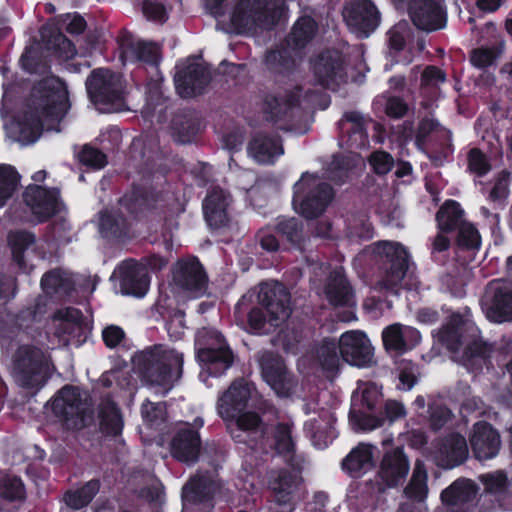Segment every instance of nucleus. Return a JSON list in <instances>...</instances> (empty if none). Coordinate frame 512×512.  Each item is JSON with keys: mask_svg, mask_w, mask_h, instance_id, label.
Instances as JSON below:
<instances>
[{"mask_svg": "<svg viewBox=\"0 0 512 512\" xmlns=\"http://www.w3.org/2000/svg\"><path fill=\"white\" fill-rule=\"evenodd\" d=\"M285 0H239L231 14V24L238 33L259 27L273 30L284 17Z\"/></svg>", "mask_w": 512, "mask_h": 512, "instance_id": "obj_5", "label": "nucleus"}, {"mask_svg": "<svg viewBox=\"0 0 512 512\" xmlns=\"http://www.w3.org/2000/svg\"><path fill=\"white\" fill-rule=\"evenodd\" d=\"M480 480L485 491L494 495L506 493L509 487L508 477L503 471L484 474L480 477Z\"/></svg>", "mask_w": 512, "mask_h": 512, "instance_id": "obj_61", "label": "nucleus"}, {"mask_svg": "<svg viewBox=\"0 0 512 512\" xmlns=\"http://www.w3.org/2000/svg\"><path fill=\"white\" fill-rule=\"evenodd\" d=\"M406 415V410L401 402L396 400H388L385 402L383 409L378 413L353 416V421L361 430H373L382 427L386 421L393 422Z\"/></svg>", "mask_w": 512, "mask_h": 512, "instance_id": "obj_34", "label": "nucleus"}, {"mask_svg": "<svg viewBox=\"0 0 512 512\" xmlns=\"http://www.w3.org/2000/svg\"><path fill=\"white\" fill-rule=\"evenodd\" d=\"M311 68L316 82L324 88L335 90L347 80L343 55L336 49L320 52L312 61Z\"/></svg>", "mask_w": 512, "mask_h": 512, "instance_id": "obj_13", "label": "nucleus"}, {"mask_svg": "<svg viewBox=\"0 0 512 512\" xmlns=\"http://www.w3.org/2000/svg\"><path fill=\"white\" fill-rule=\"evenodd\" d=\"M468 457V445L464 436L451 433L440 440L436 451L438 465L452 469L461 465Z\"/></svg>", "mask_w": 512, "mask_h": 512, "instance_id": "obj_28", "label": "nucleus"}, {"mask_svg": "<svg viewBox=\"0 0 512 512\" xmlns=\"http://www.w3.org/2000/svg\"><path fill=\"white\" fill-rule=\"evenodd\" d=\"M317 359L324 371L335 372L339 368V341L334 338H324L316 351Z\"/></svg>", "mask_w": 512, "mask_h": 512, "instance_id": "obj_53", "label": "nucleus"}, {"mask_svg": "<svg viewBox=\"0 0 512 512\" xmlns=\"http://www.w3.org/2000/svg\"><path fill=\"white\" fill-rule=\"evenodd\" d=\"M298 486V477L287 469L273 472L268 479V488L273 494L274 501L279 506L288 507L287 512L294 510V493Z\"/></svg>", "mask_w": 512, "mask_h": 512, "instance_id": "obj_30", "label": "nucleus"}, {"mask_svg": "<svg viewBox=\"0 0 512 512\" xmlns=\"http://www.w3.org/2000/svg\"><path fill=\"white\" fill-rule=\"evenodd\" d=\"M120 51V59L123 64L139 61L142 62L149 73L158 76V55L157 43L145 40H136L129 32H122L117 39Z\"/></svg>", "mask_w": 512, "mask_h": 512, "instance_id": "obj_14", "label": "nucleus"}, {"mask_svg": "<svg viewBox=\"0 0 512 512\" xmlns=\"http://www.w3.org/2000/svg\"><path fill=\"white\" fill-rule=\"evenodd\" d=\"M468 169L478 177L485 176L491 169V165L481 149L471 148L467 155Z\"/></svg>", "mask_w": 512, "mask_h": 512, "instance_id": "obj_62", "label": "nucleus"}, {"mask_svg": "<svg viewBox=\"0 0 512 512\" xmlns=\"http://www.w3.org/2000/svg\"><path fill=\"white\" fill-rule=\"evenodd\" d=\"M298 105L299 99L292 93L286 97L269 93L263 99V113L266 121L276 124L285 120L289 112Z\"/></svg>", "mask_w": 512, "mask_h": 512, "instance_id": "obj_42", "label": "nucleus"}, {"mask_svg": "<svg viewBox=\"0 0 512 512\" xmlns=\"http://www.w3.org/2000/svg\"><path fill=\"white\" fill-rule=\"evenodd\" d=\"M55 323V335L60 344L66 346L73 337L79 336L82 330V313L72 307L57 310L53 315Z\"/></svg>", "mask_w": 512, "mask_h": 512, "instance_id": "obj_33", "label": "nucleus"}, {"mask_svg": "<svg viewBox=\"0 0 512 512\" xmlns=\"http://www.w3.org/2000/svg\"><path fill=\"white\" fill-rule=\"evenodd\" d=\"M447 75L444 70L435 65H427L420 78V92L434 98L439 92V86L445 83Z\"/></svg>", "mask_w": 512, "mask_h": 512, "instance_id": "obj_56", "label": "nucleus"}, {"mask_svg": "<svg viewBox=\"0 0 512 512\" xmlns=\"http://www.w3.org/2000/svg\"><path fill=\"white\" fill-rule=\"evenodd\" d=\"M469 442L474 457L480 461L496 457L501 447L498 431L484 420L473 424Z\"/></svg>", "mask_w": 512, "mask_h": 512, "instance_id": "obj_24", "label": "nucleus"}, {"mask_svg": "<svg viewBox=\"0 0 512 512\" xmlns=\"http://www.w3.org/2000/svg\"><path fill=\"white\" fill-rule=\"evenodd\" d=\"M23 199L39 221L51 217L60 208L58 191L39 185H29L23 194Z\"/></svg>", "mask_w": 512, "mask_h": 512, "instance_id": "obj_27", "label": "nucleus"}, {"mask_svg": "<svg viewBox=\"0 0 512 512\" xmlns=\"http://www.w3.org/2000/svg\"><path fill=\"white\" fill-rule=\"evenodd\" d=\"M8 243L14 261L21 268H27L29 265H32L34 259H40L44 256L38 250L34 234L29 231H11L8 234Z\"/></svg>", "mask_w": 512, "mask_h": 512, "instance_id": "obj_29", "label": "nucleus"}, {"mask_svg": "<svg viewBox=\"0 0 512 512\" xmlns=\"http://www.w3.org/2000/svg\"><path fill=\"white\" fill-rule=\"evenodd\" d=\"M74 286V280L70 273L62 270H53L43 275L41 287L47 294H68Z\"/></svg>", "mask_w": 512, "mask_h": 512, "instance_id": "obj_54", "label": "nucleus"}, {"mask_svg": "<svg viewBox=\"0 0 512 512\" xmlns=\"http://www.w3.org/2000/svg\"><path fill=\"white\" fill-rule=\"evenodd\" d=\"M212 79L209 68L198 62H188L179 67L175 76V89L181 98L202 95Z\"/></svg>", "mask_w": 512, "mask_h": 512, "instance_id": "obj_17", "label": "nucleus"}, {"mask_svg": "<svg viewBox=\"0 0 512 512\" xmlns=\"http://www.w3.org/2000/svg\"><path fill=\"white\" fill-rule=\"evenodd\" d=\"M349 30L358 38H368L380 25L381 13L372 0H351L343 9Z\"/></svg>", "mask_w": 512, "mask_h": 512, "instance_id": "obj_12", "label": "nucleus"}, {"mask_svg": "<svg viewBox=\"0 0 512 512\" xmlns=\"http://www.w3.org/2000/svg\"><path fill=\"white\" fill-rule=\"evenodd\" d=\"M135 371L149 383L157 382L160 373V347L153 345L147 347L132 357Z\"/></svg>", "mask_w": 512, "mask_h": 512, "instance_id": "obj_40", "label": "nucleus"}, {"mask_svg": "<svg viewBox=\"0 0 512 512\" xmlns=\"http://www.w3.org/2000/svg\"><path fill=\"white\" fill-rule=\"evenodd\" d=\"M263 380L277 396L290 397L298 384L295 376L288 370L284 359L273 351H265L259 359Z\"/></svg>", "mask_w": 512, "mask_h": 512, "instance_id": "obj_11", "label": "nucleus"}, {"mask_svg": "<svg viewBox=\"0 0 512 512\" xmlns=\"http://www.w3.org/2000/svg\"><path fill=\"white\" fill-rule=\"evenodd\" d=\"M68 110V95L64 83L56 77H47L32 90L23 116L5 124L8 133L23 145L34 143L42 129H56V124Z\"/></svg>", "mask_w": 512, "mask_h": 512, "instance_id": "obj_1", "label": "nucleus"}, {"mask_svg": "<svg viewBox=\"0 0 512 512\" xmlns=\"http://www.w3.org/2000/svg\"><path fill=\"white\" fill-rule=\"evenodd\" d=\"M408 9L413 24L422 31L434 32L447 25L445 0H412Z\"/></svg>", "mask_w": 512, "mask_h": 512, "instance_id": "obj_16", "label": "nucleus"}, {"mask_svg": "<svg viewBox=\"0 0 512 512\" xmlns=\"http://www.w3.org/2000/svg\"><path fill=\"white\" fill-rule=\"evenodd\" d=\"M100 429L108 435H119L123 428L122 417L116 405L106 400L100 405Z\"/></svg>", "mask_w": 512, "mask_h": 512, "instance_id": "obj_55", "label": "nucleus"}, {"mask_svg": "<svg viewBox=\"0 0 512 512\" xmlns=\"http://www.w3.org/2000/svg\"><path fill=\"white\" fill-rule=\"evenodd\" d=\"M183 354L175 349H162V396H165L183 372Z\"/></svg>", "mask_w": 512, "mask_h": 512, "instance_id": "obj_46", "label": "nucleus"}, {"mask_svg": "<svg viewBox=\"0 0 512 512\" xmlns=\"http://www.w3.org/2000/svg\"><path fill=\"white\" fill-rule=\"evenodd\" d=\"M232 197L230 193L216 186L207 191L202 203L203 215L207 225L214 230L225 228L230 223L228 208Z\"/></svg>", "mask_w": 512, "mask_h": 512, "instance_id": "obj_23", "label": "nucleus"}, {"mask_svg": "<svg viewBox=\"0 0 512 512\" xmlns=\"http://www.w3.org/2000/svg\"><path fill=\"white\" fill-rule=\"evenodd\" d=\"M374 446L359 443L342 460V469L351 476H359L375 466L373 459Z\"/></svg>", "mask_w": 512, "mask_h": 512, "instance_id": "obj_43", "label": "nucleus"}, {"mask_svg": "<svg viewBox=\"0 0 512 512\" xmlns=\"http://www.w3.org/2000/svg\"><path fill=\"white\" fill-rule=\"evenodd\" d=\"M325 295L328 302L334 307L351 306L354 304V291L341 271L330 273L325 285Z\"/></svg>", "mask_w": 512, "mask_h": 512, "instance_id": "obj_37", "label": "nucleus"}, {"mask_svg": "<svg viewBox=\"0 0 512 512\" xmlns=\"http://www.w3.org/2000/svg\"><path fill=\"white\" fill-rule=\"evenodd\" d=\"M457 229L456 245L460 250H474L480 247V234L474 225L463 223Z\"/></svg>", "mask_w": 512, "mask_h": 512, "instance_id": "obj_60", "label": "nucleus"}, {"mask_svg": "<svg viewBox=\"0 0 512 512\" xmlns=\"http://www.w3.org/2000/svg\"><path fill=\"white\" fill-rule=\"evenodd\" d=\"M0 495L8 500L22 499L25 495L24 485L16 476H5L0 482Z\"/></svg>", "mask_w": 512, "mask_h": 512, "instance_id": "obj_63", "label": "nucleus"}, {"mask_svg": "<svg viewBox=\"0 0 512 512\" xmlns=\"http://www.w3.org/2000/svg\"><path fill=\"white\" fill-rule=\"evenodd\" d=\"M171 128L179 142L190 143L200 130V122L192 111L181 110L174 114Z\"/></svg>", "mask_w": 512, "mask_h": 512, "instance_id": "obj_47", "label": "nucleus"}, {"mask_svg": "<svg viewBox=\"0 0 512 512\" xmlns=\"http://www.w3.org/2000/svg\"><path fill=\"white\" fill-rule=\"evenodd\" d=\"M208 285V274L197 256L180 257L171 265L168 275L171 292L199 299L207 294Z\"/></svg>", "mask_w": 512, "mask_h": 512, "instance_id": "obj_6", "label": "nucleus"}, {"mask_svg": "<svg viewBox=\"0 0 512 512\" xmlns=\"http://www.w3.org/2000/svg\"><path fill=\"white\" fill-rule=\"evenodd\" d=\"M339 353L342 360L357 367L370 366L373 360V347L361 331H347L339 339Z\"/></svg>", "mask_w": 512, "mask_h": 512, "instance_id": "obj_19", "label": "nucleus"}, {"mask_svg": "<svg viewBox=\"0 0 512 512\" xmlns=\"http://www.w3.org/2000/svg\"><path fill=\"white\" fill-rule=\"evenodd\" d=\"M88 395L74 386L63 387L52 399L54 416L68 430H80L91 416Z\"/></svg>", "mask_w": 512, "mask_h": 512, "instance_id": "obj_8", "label": "nucleus"}, {"mask_svg": "<svg viewBox=\"0 0 512 512\" xmlns=\"http://www.w3.org/2000/svg\"><path fill=\"white\" fill-rule=\"evenodd\" d=\"M383 401V394L374 383H369L362 391L361 404L371 414L377 413V408L381 406Z\"/></svg>", "mask_w": 512, "mask_h": 512, "instance_id": "obj_64", "label": "nucleus"}, {"mask_svg": "<svg viewBox=\"0 0 512 512\" xmlns=\"http://www.w3.org/2000/svg\"><path fill=\"white\" fill-rule=\"evenodd\" d=\"M250 390L246 384L234 382L219 397L217 410L226 422L232 439L250 448H263L268 440L269 425L255 411H245Z\"/></svg>", "mask_w": 512, "mask_h": 512, "instance_id": "obj_2", "label": "nucleus"}, {"mask_svg": "<svg viewBox=\"0 0 512 512\" xmlns=\"http://www.w3.org/2000/svg\"><path fill=\"white\" fill-rule=\"evenodd\" d=\"M300 60L301 53L282 41L265 52L263 64L274 77L290 78L297 71Z\"/></svg>", "mask_w": 512, "mask_h": 512, "instance_id": "obj_21", "label": "nucleus"}, {"mask_svg": "<svg viewBox=\"0 0 512 512\" xmlns=\"http://www.w3.org/2000/svg\"><path fill=\"white\" fill-rule=\"evenodd\" d=\"M463 216L464 210L458 201L453 199L446 200L435 215L438 230L441 232L455 231L464 223Z\"/></svg>", "mask_w": 512, "mask_h": 512, "instance_id": "obj_49", "label": "nucleus"}, {"mask_svg": "<svg viewBox=\"0 0 512 512\" xmlns=\"http://www.w3.org/2000/svg\"><path fill=\"white\" fill-rule=\"evenodd\" d=\"M342 134H347V143L350 148L359 149L368 143V134L363 116L357 111L344 113L339 121Z\"/></svg>", "mask_w": 512, "mask_h": 512, "instance_id": "obj_41", "label": "nucleus"}, {"mask_svg": "<svg viewBox=\"0 0 512 512\" xmlns=\"http://www.w3.org/2000/svg\"><path fill=\"white\" fill-rule=\"evenodd\" d=\"M217 486L214 480L207 475L192 476L182 488V500L198 505L214 499Z\"/></svg>", "mask_w": 512, "mask_h": 512, "instance_id": "obj_36", "label": "nucleus"}, {"mask_svg": "<svg viewBox=\"0 0 512 512\" xmlns=\"http://www.w3.org/2000/svg\"><path fill=\"white\" fill-rule=\"evenodd\" d=\"M428 491V473L425 464L417 459L412 476L404 488V494L412 501L422 502L427 498Z\"/></svg>", "mask_w": 512, "mask_h": 512, "instance_id": "obj_50", "label": "nucleus"}, {"mask_svg": "<svg viewBox=\"0 0 512 512\" xmlns=\"http://www.w3.org/2000/svg\"><path fill=\"white\" fill-rule=\"evenodd\" d=\"M49 370V357L39 347L24 344L17 348L12 357V374L23 387L41 386Z\"/></svg>", "mask_w": 512, "mask_h": 512, "instance_id": "obj_9", "label": "nucleus"}, {"mask_svg": "<svg viewBox=\"0 0 512 512\" xmlns=\"http://www.w3.org/2000/svg\"><path fill=\"white\" fill-rule=\"evenodd\" d=\"M111 279L118 281L123 295L143 297L149 288V277L145 266L133 260L120 264Z\"/></svg>", "mask_w": 512, "mask_h": 512, "instance_id": "obj_20", "label": "nucleus"}, {"mask_svg": "<svg viewBox=\"0 0 512 512\" xmlns=\"http://www.w3.org/2000/svg\"><path fill=\"white\" fill-rule=\"evenodd\" d=\"M132 200L123 197L115 206L100 213L99 230L104 237H122L129 232L133 216L130 214Z\"/></svg>", "mask_w": 512, "mask_h": 512, "instance_id": "obj_22", "label": "nucleus"}, {"mask_svg": "<svg viewBox=\"0 0 512 512\" xmlns=\"http://www.w3.org/2000/svg\"><path fill=\"white\" fill-rule=\"evenodd\" d=\"M200 450V434L191 428L179 430L171 441V455L176 460L186 464L197 462Z\"/></svg>", "mask_w": 512, "mask_h": 512, "instance_id": "obj_31", "label": "nucleus"}, {"mask_svg": "<svg viewBox=\"0 0 512 512\" xmlns=\"http://www.w3.org/2000/svg\"><path fill=\"white\" fill-rule=\"evenodd\" d=\"M253 295H243L235 305V316L237 318L247 315V324L254 333L261 332L267 323L271 326H279L291 314V295L288 289L280 282L261 283L257 294L258 304L261 307L253 306Z\"/></svg>", "mask_w": 512, "mask_h": 512, "instance_id": "obj_3", "label": "nucleus"}, {"mask_svg": "<svg viewBox=\"0 0 512 512\" xmlns=\"http://www.w3.org/2000/svg\"><path fill=\"white\" fill-rule=\"evenodd\" d=\"M211 338L213 344L199 347L196 358L211 375L219 376L233 365L234 354L221 333L213 332Z\"/></svg>", "mask_w": 512, "mask_h": 512, "instance_id": "obj_18", "label": "nucleus"}, {"mask_svg": "<svg viewBox=\"0 0 512 512\" xmlns=\"http://www.w3.org/2000/svg\"><path fill=\"white\" fill-rule=\"evenodd\" d=\"M363 256H369L376 265L380 284L386 289L397 287L409 268L410 254L400 242L380 240L366 246Z\"/></svg>", "mask_w": 512, "mask_h": 512, "instance_id": "obj_4", "label": "nucleus"}, {"mask_svg": "<svg viewBox=\"0 0 512 512\" xmlns=\"http://www.w3.org/2000/svg\"><path fill=\"white\" fill-rule=\"evenodd\" d=\"M464 324L465 320L461 314H452L448 322L439 329L437 334L438 341L449 350H457L462 344V328Z\"/></svg>", "mask_w": 512, "mask_h": 512, "instance_id": "obj_51", "label": "nucleus"}, {"mask_svg": "<svg viewBox=\"0 0 512 512\" xmlns=\"http://www.w3.org/2000/svg\"><path fill=\"white\" fill-rule=\"evenodd\" d=\"M501 54V45L481 46L472 50L470 62L478 69H485L494 65Z\"/></svg>", "mask_w": 512, "mask_h": 512, "instance_id": "obj_59", "label": "nucleus"}, {"mask_svg": "<svg viewBox=\"0 0 512 512\" xmlns=\"http://www.w3.org/2000/svg\"><path fill=\"white\" fill-rule=\"evenodd\" d=\"M20 176L16 169L7 164H0V208L12 197L19 184Z\"/></svg>", "mask_w": 512, "mask_h": 512, "instance_id": "obj_58", "label": "nucleus"}, {"mask_svg": "<svg viewBox=\"0 0 512 512\" xmlns=\"http://www.w3.org/2000/svg\"><path fill=\"white\" fill-rule=\"evenodd\" d=\"M274 230L288 249L299 252L305 251L307 236L304 223L296 217L279 216L276 219Z\"/></svg>", "mask_w": 512, "mask_h": 512, "instance_id": "obj_35", "label": "nucleus"}, {"mask_svg": "<svg viewBox=\"0 0 512 512\" xmlns=\"http://www.w3.org/2000/svg\"><path fill=\"white\" fill-rule=\"evenodd\" d=\"M89 96L95 104L121 103L123 86L120 77L108 69L94 70L86 81Z\"/></svg>", "mask_w": 512, "mask_h": 512, "instance_id": "obj_15", "label": "nucleus"}, {"mask_svg": "<svg viewBox=\"0 0 512 512\" xmlns=\"http://www.w3.org/2000/svg\"><path fill=\"white\" fill-rule=\"evenodd\" d=\"M486 318L493 323L512 322V286L503 279H493L480 300Z\"/></svg>", "mask_w": 512, "mask_h": 512, "instance_id": "obj_10", "label": "nucleus"}, {"mask_svg": "<svg viewBox=\"0 0 512 512\" xmlns=\"http://www.w3.org/2000/svg\"><path fill=\"white\" fill-rule=\"evenodd\" d=\"M333 198L334 190L330 184L318 182L317 176L305 172L294 185L292 202L298 206L301 216L316 219L325 212Z\"/></svg>", "mask_w": 512, "mask_h": 512, "instance_id": "obj_7", "label": "nucleus"}, {"mask_svg": "<svg viewBox=\"0 0 512 512\" xmlns=\"http://www.w3.org/2000/svg\"><path fill=\"white\" fill-rule=\"evenodd\" d=\"M411 31L405 22H399L393 25L387 32V43L392 56L393 63H403L408 65L412 62V53L409 51L403 60L398 59V55L406 48L407 39Z\"/></svg>", "mask_w": 512, "mask_h": 512, "instance_id": "obj_48", "label": "nucleus"}, {"mask_svg": "<svg viewBox=\"0 0 512 512\" xmlns=\"http://www.w3.org/2000/svg\"><path fill=\"white\" fill-rule=\"evenodd\" d=\"M421 341L420 332L411 326L394 323L382 331V342L390 354L403 355L415 348Z\"/></svg>", "mask_w": 512, "mask_h": 512, "instance_id": "obj_26", "label": "nucleus"}, {"mask_svg": "<svg viewBox=\"0 0 512 512\" xmlns=\"http://www.w3.org/2000/svg\"><path fill=\"white\" fill-rule=\"evenodd\" d=\"M478 492L476 484L469 479H457L440 495L444 506L453 512H465L464 506L471 503Z\"/></svg>", "mask_w": 512, "mask_h": 512, "instance_id": "obj_32", "label": "nucleus"}, {"mask_svg": "<svg viewBox=\"0 0 512 512\" xmlns=\"http://www.w3.org/2000/svg\"><path fill=\"white\" fill-rule=\"evenodd\" d=\"M248 153L259 163H272L276 156L284 153L279 138L257 133L249 141Z\"/></svg>", "mask_w": 512, "mask_h": 512, "instance_id": "obj_39", "label": "nucleus"}, {"mask_svg": "<svg viewBox=\"0 0 512 512\" xmlns=\"http://www.w3.org/2000/svg\"><path fill=\"white\" fill-rule=\"evenodd\" d=\"M124 197L132 198L130 214L135 218H152L158 215V192L153 189H137Z\"/></svg>", "mask_w": 512, "mask_h": 512, "instance_id": "obj_44", "label": "nucleus"}, {"mask_svg": "<svg viewBox=\"0 0 512 512\" xmlns=\"http://www.w3.org/2000/svg\"><path fill=\"white\" fill-rule=\"evenodd\" d=\"M318 25L311 16H301L294 23L290 33L284 39L287 45L292 49L302 53V50L313 40L316 35Z\"/></svg>", "mask_w": 512, "mask_h": 512, "instance_id": "obj_45", "label": "nucleus"}, {"mask_svg": "<svg viewBox=\"0 0 512 512\" xmlns=\"http://www.w3.org/2000/svg\"><path fill=\"white\" fill-rule=\"evenodd\" d=\"M99 482L92 480L78 490L67 492L64 496L65 504L74 510L88 505L99 491Z\"/></svg>", "mask_w": 512, "mask_h": 512, "instance_id": "obj_57", "label": "nucleus"}, {"mask_svg": "<svg viewBox=\"0 0 512 512\" xmlns=\"http://www.w3.org/2000/svg\"><path fill=\"white\" fill-rule=\"evenodd\" d=\"M293 425L287 422H279L276 424L273 433V449L275 452L284 457H293L296 453V443L292 437Z\"/></svg>", "mask_w": 512, "mask_h": 512, "instance_id": "obj_52", "label": "nucleus"}, {"mask_svg": "<svg viewBox=\"0 0 512 512\" xmlns=\"http://www.w3.org/2000/svg\"><path fill=\"white\" fill-rule=\"evenodd\" d=\"M409 469L410 463L403 448L396 447L384 454L378 476L386 487L395 488L404 483Z\"/></svg>", "mask_w": 512, "mask_h": 512, "instance_id": "obj_25", "label": "nucleus"}, {"mask_svg": "<svg viewBox=\"0 0 512 512\" xmlns=\"http://www.w3.org/2000/svg\"><path fill=\"white\" fill-rule=\"evenodd\" d=\"M185 211V205L181 200L180 193L176 191L164 190L162 188V244L167 251L173 249V241L171 236L163 231L164 226L169 222V225L178 227L175 218Z\"/></svg>", "mask_w": 512, "mask_h": 512, "instance_id": "obj_38", "label": "nucleus"}]
</instances>
